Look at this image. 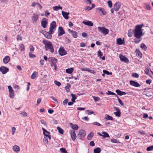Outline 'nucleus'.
<instances>
[{"label":"nucleus","instance_id":"obj_1","mask_svg":"<svg viewBox=\"0 0 153 153\" xmlns=\"http://www.w3.org/2000/svg\"><path fill=\"white\" fill-rule=\"evenodd\" d=\"M143 26V24H141L135 26L134 33V36L136 37L134 40V42L136 43H138L142 40L141 37L144 35L143 33V30L142 28Z\"/></svg>","mask_w":153,"mask_h":153},{"label":"nucleus","instance_id":"obj_2","mask_svg":"<svg viewBox=\"0 0 153 153\" xmlns=\"http://www.w3.org/2000/svg\"><path fill=\"white\" fill-rule=\"evenodd\" d=\"M42 43L45 45V48L46 51H49L52 53L54 52L53 45L50 41L44 39L42 41Z\"/></svg>","mask_w":153,"mask_h":153},{"label":"nucleus","instance_id":"obj_3","mask_svg":"<svg viewBox=\"0 0 153 153\" xmlns=\"http://www.w3.org/2000/svg\"><path fill=\"white\" fill-rule=\"evenodd\" d=\"M56 23L55 21H53L50 25V27L49 28V32L51 34L53 33L56 27Z\"/></svg>","mask_w":153,"mask_h":153},{"label":"nucleus","instance_id":"obj_4","mask_svg":"<svg viewBox=\"0 0 153 153\" xmlns=\"http://www.w3.org/2000/svg\"><path fill=\"white\" fill-rule=\"evenodd\" d=\"M97 29L99 32L102 33L106 35L108 33V30L104 27H102L99 26L97 27Z\"/></svg>","mask_w":153,"mask_h":153},{"label":"nucleus","instance_id":"obj_5","mask_svg":"<svg viewBox=\"0 0 153 153\" xmlns=\"http://www.w3.org/2000/svg\"><path fill=\"white\" fill-rule=\"evenodd\" d=\"M96 10L98 11L99 13L100 16L102 15H105L106 13L104 9L102 7H99L96 8Z\"/></svg>","mask_w":153,"mask_h":153},{"label":"nucleus","instance_id":"obj_6","mask_svg":"<svg viewBox=\"0 0 153 153\" xmlns=\"http://www.w3.org/2000/svg\"><path fill=\"white\" fill-rule=\"evenodd\" d=\"M39 15L35 14H33L32 17V22L36 23L39 20Z\"/></svg>","mask_w":153,"mask_h":153},{"label":"nucleus","instance_id":"obj_7","mask_svg":"<svg viewBox=\"0 0 153 153\" xmlns=\"http://www.w3.org/2000/svg\"><path fill=\"white\" fill-rule=\"evenodd\" d=\"M50 62H51V66H53L56 65L57 60L56 59L54 58L50 57L48 59Z\"/></svg>","mask_w":153,"mask_h":153},{"label":"nucleus","instance_id":"obj_8","mask_svg":"<svg viewBox=\"0 0 153 153\" xmlns=\"http://www.w3.org/2000/svg\"><path fill=\"white\" fill-rule=\"evenodd\" d=\"M9 71V69L7 67L1 66L0 67V71L3 74H5Z\"/></svg>","mask_w":153,"mask_h":153},{"label":"nucleus","instance_id":"obj_9","mask_svg":"<svg viewBox=\"0 0 153 153\" xmlns=\"http://www.w3.org/2000/svg\"><path fill=\"white\" fill-rule=\"evenodd\" d=\"M8 88L9 89V96L11 98H13L14 96V91L12 88V87L10 85L8 86Z\"/></svg>","mask_w":153,"mask_h":153},{"label":"nucleus","instance_id":"obj_10","mask_svg":"<svg viewBox=\"0 0 153 153\" xmlns=\"http://www.w3.org/2000/svg\"><path fill=\"white\" fill-rule=\"evenodd\" d=\"M120 3L119 2H117L114 5L113 7L114 10L117 11L120 7Z\"/></svg>","mask_w":153,"mask_h":153},{"label":"nucleus","instance_id":"obj_11","mask_svg":"<svg viewBox=\"0 0 153 153\" xmlns=\"http://www.w3.org/2000/svg\"><path fill=\"white\" fill-rule=\"evenodd\" d=\"M48 19L45 18H43L41 21V25L43 28L46 27L48 24Z\"/></svg>","mask_w":153,"mask_h":153},{"label":"nucleus","instance_id":"obj_12","mask_svg":"<svg viewBox=\"0 0 153 153\" xmlns=\"http://www.w3.org/2000/svg\"><path fill=\"white\" fill-rule=\"evenodd\" d=\"M65 33V32L62 27H59L58 31V36H62Z\"/></svg>","mask_w":153,"mask_h":153},{"label":"nucleus","instance_id":"obj_13","mask_svg":"<svg viewBox=\"0 0 153 153\" xmlns=\"http://www.w3.org/2000/svg\"><path fill=\"white\" fill-rule=\"evenodd\" d=\"M119 57L120 58V60L122 62H123L127 63L129 62V61L128 58L123 55H120Z\"/></svg>","mask_w":153,"mask_h":153},{"label":"nucleus","instance_id":"obj_14","mask_svg":"<svg viewBox=\"0 0 153 153\" xmlns=\"http://www.w3.org/2000/svg\"><path fill=\"white\" fill-rule=\"evenodd\" d=\"M86 132L85 130L81 129L79 131L78 134L77 135V137L80 138L81 137H84L86 135Z\"/></svg>","mask_w":153,"mask_h":153},{"label":"nucleus","instance_id":"obj_15","mask_svg":"<svg viewBox=\"0 0 153 153\" xmlns=\"http://www.w3.org/2000/svg\"><path fill=\"white\" fill-rule=\"evenodd\" d=\"M130 82L131 85L134 87H139L140 86L139 83L134 81L131 80Z\"/></svg>","mask_w":153,"mask_h":153},{"label":"nucleus","instance_id":"obj_16","mask_svg":"<svg viewBox=\"0 0 153 153\" xmlns=\"http://www.w3.org/2000/svg\"><path fill=\"white\" fill-rule=\"evenodd\" d=\"M70 133L72 140L73 141L75 140L76 137L75 131L74 130H71L70 131Z\"/></svg>","mask_w":153,"mask_h":153},{"label":"nucleus","instance_id":"obj_17","mask_svg":"<svg viewBox=\"0 0 153 153\" xmlns=\"http://www.w3.org/2000/svg\"><path fill=\"white\" fill-rule=\"evenodd\" d=\"M59 54L61 56H63L66 54V51L64 50L63 48H60L59 50Z\"/></svg>","mask_w":153,"mask_h":153},{"label":"nucleus","instance_id":"obj_18","mask_svg":"<svg viewBox=\"0 0 153 153\" xmlns=\"http://www.w3.org/2000/svg\"><path fill=\"white\" fill-rule=\"evenodd\" d=\"M124 40H122L121 38H120L117 39V43L119 45H121L125 44Z\"/></svg>","mask_w":153,"mask_h":153},{"label":"nucleus","instance_id":"obj_19","mask_svg":"<svg viewBox=\"0 0 153 153\" xmlns=\"http://www.w3.org/2000/svg\"><path fill=\"white\" fill-rule=\"evenodd\" d=\"M10 59V57L8 56H7L4 57L3 59V62L5 64L8 63Z\"/></svg>","mask_w":153,"mask_h":153},{"label":"nucleus","instance_id":"obj_20","mask_svg":"<svg viewBox=\"0 0 153 153\" xmlns=\"http://www.w3.org/2000/svg\"><path fill=\"white\" fill-rule=\"evenodd\" d=\"M62 13L65 19H69V17L68 16L69 14V12H66L64 11H62Z\"/></svg>","mask_w":153,"mask_h":153},{"label":"nucleus","instance_id":"obj_21","mask_svg":"<svg viewBox=\"0 0 153 153\" xmlns=\"http://www.w3.org/2000/svg\"><path fill=\"white\" fill-rule=\"evenodd\" d=\"M116 92L117 94V95L122 96L123 95H126V92L124 91H122L119 89L116 90L115 91Z\"/></svg>","mask_w":153,"mask_h":153},{"label":"nucleus","instance_id":"obj_22","mask_svg":"<svg viewBox=\"0 0 153 153\" xmlns=\"http://www.w3.org/2000/svg\"><path fill=\"white\" fill-rule=\"evenodd\" d=\"M82 23L85 25L91 27L93 26V23L90 21H88L87 22L83 21Z\"/></svg>","mask_w":153,"mask_h":153},{"label":"nucleus","instance_id":"obj_23","mask_svg":"<svg viewBox=\"0 0 153 153\" xmlns=\"http://www.w3.org/2000/svg\"><path fill=\"white\" fill-rule=\"evenodd\" d=\"M51 34L50 32V33L47 32L44 34V36L46 38L48 39H51L52 37Z\"/></svg>","mask_w":153,"mask_h":153},{"label":"nucleus","instance_id":"obj_24","mask_svg":"<svg viewBox=\"0 0 153 153\" xmlns=\"http://www.w3.org/2000/svg\"><path fill=\"white\" fill-rule=\"evenodd\" d=\"M70 126L71 128L74 130H77L79 128L78 126L77 125H74L72 123H70Z\"/></svg>","mask_w":153,"mask_h":153},{"label":"nucleus","instance_id":"obj_25","mask_svg":"<svg viewBox=\"0 0 153 153\" xmlns=\"http://www.w3.org/2000/svg\"><path fill=\"white\" fill-rule=\"evenodd\" d=\"M13 149L14 151L16 152H19L20 150L19 147L17 145H15L13 146Z\"/></svg>","mask_w":153,"mask_h":153},{"label":"nucleus","instance_id":"obj_26","mask_svg":"<svg viewBox=\"0 0 153 153\" xmlns=\"http://www.w3.org/2000/svg\"><path fill=\"white\" fill-rule=\"evenodd\" d=\"M94 135V133L93 132H91L88 135L87 138L89 140H91Z\"/></svg>","mask_w":153,"mask_h":153},{"label":"nucleus","instance_id":"obj_27","mask_svg":"<svg viewBox=\"0 0 153 153\" xmlns=\"http://www.w3.org/2000/svg\"><path fill=\"white\" fill-rule=\"evenodd\" d=\"M101 151V149L99 147H97L94 150V153H100Z\"/></svg>","mask_w":153,"mask_h":153},{"label":"nucleus","instance_id":"obj_28","mask_svg":"<svg viewBox=\"0 0 153 153\" xmlns=\"http://www.w3.org/2000/svg\"><path fill=\"white\" fill-rule=\"evenodd\" d=\"M136 53L137 55H138L140 58H141L142 57V54L139 50L136 49Z\"/></svg>","mask_w":153,"mask_h":153},{"label":"nucleus","instance_id":"obj_29","mask_svg":"<svg viewBox=\"0 0 153 153\" xmlns=\"http://www.w3.org/2000/svg\"><path fill=\"white\" fill-rule=\"evenodd\" d=\"M71 96L72 97V99H71L72 101L74 102H75V100L77 98L76 97L75 94H71Z\"/></svg>","mask_w":153,"mask_h":153},{"label":"nucleus","instance_id":"obj_30","mask_svg":"<svg viewBox=\"0 0 153 153\" xmlns=\"http://www.w3.org/2000/svg\"><path fill=\"white\" fill-rule=\"evenodd\" d=\"M73 71V68H68L66 69V72L68 74L71 73Z\"/></svg>","mask_w":153,"mask_h":153},{"label":"nucleus","instance_id":"obj_31","mask_svg":"<svg viewBox=\"0 0 153 153\" xmlns=\"http://www.w3.org/2000/svg\"><path fill=\"white\" fill-rule=\"evenodd\" d=\"M42 129L43 131V134H44V135L46 137H47V136H48V134H46V133H47L48 134H50V132L47 131L44 128H42Z\"/></svg>","mask_w":153,"mask_h":153},{"label":"nucleus","instance_id":"obj_32","mask_svg":"<svg viewBox=\"0 0 153 153\" xmlns=\"http://www.w3.org/2000/svg\"><path fill=\"white\" fill-rule=\"evenodd\" d=\"M71 34L74 38H76L77 37V33L75 31H71Z\"/></svg>","mask_w":153,"mask_h":153},{"label":"nucleus","instance_id":"obj_33","mask_svg":"<svg viewBox=\"0 0 153 153\" xmlns=\"http://www.w3.org/2000/svg\"><path fill=\"white\" fill-rule=\"evenodd\" d=\"M102 134H103L102 136L105 137H110L108 134L106 132L102 131Z\"/></svg>","mask_w":153,"mask_h":153},{"label":"nucleus","instance_id":"obj_34","mask_svg":"<svg viewBox=\"0 0 153 153\" xmlns=\"http://www.w3.org/2000/svg\"><path fill=\"white\" fill-rule=\"evenodd\" d=\"M37 73L36 71H34L31 76V78L32 79H35Z\"/></svg>","mask_w":153,"mask_h":153},{"label":"nucleus","instance_id":"obj_35","mask_svg":"<svg viewBox=\"0 0 153 153\" xmlns=\"http://www.w3.org/2000/svg\"><path fill=\"white\" fill-rule=\"evenodd\" d=\"M71 87V85L70 84L67 83V85L65 87V89L67 92H69L70 91L69 88Z\"/></svg>","mask_w":153,"mask_h":153},{"label":"nucleus","instance_id":"obj_36","mask_svg":"<svg viewBox=\"0 0 153 153\" xmlns=\"http://www.w3.org/2000/svg\"><path fill=\"white\" fill-rule=\"evenodd\" d=\"M53 9L54 10H58L59 9L62 10V8L60 6H55L53 7Z\"/></svg>","mask_w":153,"mask_h":153},{"label":"nucleus","instance_id":"obj_37","mask_svg":"<svg viewBox=\"0 0 153 153\" xmlns=\"http://www.w3.org/2000/svg\"><path fill=\"white\" fill-rule=\"evenodd\" d=\"M133 31H134V30H133L131 29H130L128 30V35L129 37H131L132 36L133 34Z\"/></svg>","mask_w":153,"mask_h":153},{"label":"nucleus","instance_id":"obj_38","mask_svg":"<svg viewBox=\"0 0 153 153\" xmlns=\"http://www.w3.org/2000/svg\"><path fill=\"white\" fill-rule=\"evenodd\" d=\"M105 119L108 120H113V117L109 115H107V116L105 117Z\"/></svg>","mask_w":153,"mask_h":153},{"label":"nucleus","instance_id":"obj_39","mask_svg":"<svg viewBox=\"0 0 153 153\" xmlns=\"http://www.w3.org/2000/svg\"><path fill=\"white\" fill-rule=\"evenodd\" d=\"M114 114L116 116L118 117H120L121 115V113L120 111H116L115 112H114Z\"/></svg>","mask_w":153,"mask_h":153},{"label":"nucleus","instance_id":"obj_40","mask_svg":"<svg viewBox=\"0 0 153 153\" xmlns=\"http://www.w3.org/2000/svg\"><path fill=\"white\" fill-rule=\"evenodd\" d=\"M140 47L143 50H146L147 48L146 46L143 43H142L141 44Z\"/></svg>","mask_w":153,"mask_h":153},{"label":"nucleus","instance_id":"obj_41","mask_svg":"<svg viewBox=\"0 0 153 153\" xmlns=\"http://www.w3.org/2000/svg\"><path fill=\"white\" fill-rule=\"evenodd\" d=\"M106 94H107L108 95H114L116 96H117V95L114 92H112L110 91H107V92L106 93Z\"/></svg>","mask_w":153,"mask_h":153},{"label":"nucleus","instance_id":"obj_42","mask_svg":"<svg viewBox=\"0 0 153 153\" xmlns=\"http://www.w3.org/2000/svg\"><path fill=\"white\" fill-rule=\"evenodd\" d=\"M57 128L59 133L62 134H63V130L62 128L59 127H58Z\"/></svg>","mask_w":153,"mask_h":153},{"label":"nucleus","instance_id":"obj_43","mask_svg":"<svg viewBox=\"0 0 153 153\" xmlns=\"http://www.w3.org/2000/svg\"><path fill=\"white\" fill-rule=\"evenodd\" d=\"M103 73L104 74H105L108 75H111L112 74V73L111 72H109L107 70H103Z\"/></svg>","mask_w":153,"mask_h":153},{"label":"nucleus","instance_id":"obj_44","mask_svg":"<svg viewBox=\"0 0 153 153\" xmlns=\"http://www.w3.org/2000/svg\"><path fill=\"white\" fill-rule=\"evenodd\" d=\"M19 49H20L21 51H24L25 50V47L24 45L22 44H21L19 45Z\"/></svg>","mask_w":153,"mask_h":153},{"label":"nucleus","instance_id":"obj_45","mask_svg":"<svg viewBox=\"0 0 153 153\" xmlns=\"http://www.w3.org/2000/svg\"><path fill=\"white\" fill-rule=\"evenodd\" d=\"M43 142L45 144H48V140L47 137H45L43 139Z\"/></svg>","mask_w":153,"mask_h":153},{"label":"nucleus","instance_id":"obj_46","mask_svg":"<svg viewBox=\"0 0 153 153\" xmlns=\"http://www.w3.org/2000/svg\"><path fill=\"white\" fill-rule=\"evenodd\" d=\"M111 142L115 143H120L118 140H116L115 139H111Z\"/></svg>","mask_w":153,"mask_h":153},{"label":"nucleus","instance_id":"obj_47","mask_svg":"<svg viewBox=\"0 0 153 153\" xmlns=\"http://www.w3.org/2000/svg\"><path fill=\"white\" fill-rule=\"evenodd\" d=\"M153 150V146H151L147 148L146 150L148 151H151Z\"/></svg>","mask_w":153,"mask_h":153},{"label":"nucleus","instance_id":"obj_48","mask_svg":"<svg viewBox=\"0 0 153 153\" xmlns=\"http://www.w3.org/2000/svg\"><path fill=\"white\" fill-rule=\"evenodd\" d=\"M116 97L117 98L119 102L122 105H123L124 104L123 102H122L120 99L118 97L117 95L116 96Z\"/></svg>","mask_w":153,"mask_h":153},{"label":"nucleus","instance_id":"obj_49","mask_svg":"<svg viewBox=\"0 0 153 153\" xmlns=\"http://www.w3.org/2000/svg\"><path fill=\"white\" fill-rule=\"evenodd\" d=\"M60 150L63 153H68L67 152L65 148H60Z\"/></svg>","mask_w":153,"mask_h":153},{"label":"nucleus","instance_id":"obj_50","mask_svg":"<svg viewBox=\"0 0 153 153\" xmlns=\"http://www.w3.org/2000/svg\"><path fill=\"white\" fill-rule=\"evenodd\" d=\"M29 56L30 57V58H33L36 57L35 55L33 54L31 52H30L29 53Z\"/></svg>","mask_w":153,"mask_h":153},{"label":"nucleus","instance_id":"obj_51","mask_svg":"<svg viewBox=\"0 0 153 153\" xmlns=\"http://www.w3.org/2000/svg\"><path fill=\"white\" fill-rule=\"evenodd\" d=\"M108 5L109 7L111 8L112 7V2L111 1H110V0L108 1Z\"/></svg>","mask_w":153,"mask_h":153},{"label":"nucleus","instance_id":"obj_52","mask_svg":"<svg viewBox=\"0 0 153 153\" xmlns=\"http://www.w3.org/2000/svg\"><path fill=\"white\" fill-rule=\"evenodd\" d=\"M86 112H88V114H91L94 113V112L90 110H88L85 111Z\"/></svg>","mask_w":153,"mask_h":153},{"label":"nucleus","instance_id":"obj_53","mask_svg":"<svg viewBox=\"0 0 153 153\" xmlns=\"http://www.w3.org/2000/svg\"><path fill=\"white\" fill-rule=\"evenodd\" d=\"M132 76L133 77L135 78H138L139 77L138 74L136 73H133L132 74Z\"/></svg>","mask_w":153,"mask_h":153},{"label":"nucleus","instance_id":"obj_54","mask_svg":"<svg viewBox=\"0 0 153 153\" xmlns=\"http://www.w3.org/2000/svg\"><path fill=\"white\" fill-rule=\"evenodd\" d=\"M51 98L54 101H55V102H54L55 103H57L58 101L54 97L52 96L51 97Z\"/></svg>","mask_w":153,"mask_h":153},{"label":"nucleus","instance_id":"obj_55","mask_svg":"<svg viewBox=\"0 0 153 153\" xmlns=\"http://www.w3.org/2000/svg\"><path fill=\"white\" fill-rule=\"evenodd\" d=\"M94 100L95 102L99 101L100 99V98L98 97H97L95 96L93 97Z\"/></svg>","mask_w":153,"mask_h":153},{"label":"nucleus","instance_id":"obj_56","mask_svg":"<svg viewBox=\"0 0 153 153\" xmlns=\"http://www.w3.org/2000/svg\"><path fill=\"white\" fill-rule=\"evenodd\" d=\"M81 70L83 71H88L89 68H81Z\"/></svg>","mask_w":153,"mask_h":153},{"label":"nucleus","instance_id":"obj_57","mask_svg":"<svg viewBox=\"0 0 153 153\" xmlns=\"http://www.w3.org/2000/svg\"><path fill=\"white\" fill-rule=\"evenodd\" d=\"M98 56L100 57V58L102 56V53L101 51H98L97 53Z\"/></svg>","mask_w":153,"mask_h":153},{"label":"nucleus","instance_id":"obj_58","mask_svg":"<svg viewBox=\"0 0 153 153\" xmlns=\"http://www.w3.org/2000/svg\"><path fill=\"white\" fill-rule=\"evenodd\" d=\"M54 83L56 85L58 86H60L61 85V83L60 82L56 81H54Z\"/></svg>","mask_w":153,"mask_h":153},{"label":"nucleus","instance_id":"obj_59","mask_svg":"<svg viewBox=\"0 0 153 153\" xmlns=\"http://www.w3.org/2000/svg\"><path fill=\"white\" fill-rule=\"evenodd\" d=\"M91 9H92V8H91V7H89V6H86V7H85V10H87L88 11L91 10Z\"/></svg>","mask_w":153,"mask_h":153},{"label":"nucleus","instance_id":"obj_60","mask_svg":"<svg viewBox=\"0 0 153 153\" xmlns=\"http://www.w3.org/2000/svg\"><path fill=\"white\" fill-rule=\"evenodd\" d=\"M68 100V99H65L63 101V104L64 105H65L67 103Z\"/></svg>","mask_w":153,"mask_h":153},{"label":"nucleus","instance_id":"obj_61","mask_svg":"<svg viewBox=\"0 0 153 153\" xmlns=\"http://www.w3.org/2000/svg\"><path fill=\"white\" fill-rule=\"evenodd\" d=\"M23 116H27V114L25 111H23L20 113Z\"/></svg>","mask_w":153,"mask_h":153},{"label":"nucleus","instance_id":"obj_62","mask_svg":"<svg viewBox=\"0 0 153 153\" xmlns=\"http://www.w3.org/2000/svg\"><path fill=\"white\" fill-rule=\"evenodd\" d=\"M50 13L48 11H46L45 12V16L47 17H48V16L50 14Z\"/></svg>","mask_w":153,"mask_h":153},{"label":"nucleus","instance_id":"obj_63","mask_svg":"<svg viewBox=\"0 0 153 153\" xmlns=\"http://www.w3.org/2000/svg\"><path fill=\"white\" fill-rule=\"evenodd\" d=\"M89 145L91 146H94L95 145V144L94 141H91L89 143Z\"/></svg>","mask_w":153,"mask_h":153},{"label":"nucleus","instance_id":"obj_64","mask_svg":"<svg viewBox=\"0 0 153 153\" xmlns=\"http://www.w3.org/2000/svg\"><path fill=\"white\" fill-rule=\"evenodd\" d=\"M40 122L42 124H44L46 126H47V125L46 123L45 122L44 120H40Z\"/></svg>","mask_w":153,"mask_h":153}]
</instances>
